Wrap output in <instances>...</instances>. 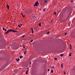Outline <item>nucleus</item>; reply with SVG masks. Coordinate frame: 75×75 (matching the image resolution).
Segmentation results:
<instances>
[{
    "instance_id": "nucleus-1",
    "label": "nucleus",
    "mask_w": 75,
    "mask_h": 75,
    "mask_svg": "<svg viewBox=\"0 0 75 75\" xmlns=\"http://www.w3.org/2000/svg\"><path fill=\"white\" fill-rule=\"evenodd\" d=\"M39 5V3L38 1H37L35 4V5H34V6L35 7V6H38Z\"/></svg>"
},
{
    "instance_id": "nucleus-2",
    "label": "nucleus",
    "mask_w": 75,
    "mask_h": 75,
    "mask_svg": "<svg viewBox=\"0 0 75 75\" xmlns=\"http://www.w3.org/2000/svg\"><path fill=\"white\" fill-rule=\"evenodd\" d=\"M10 32H11V31L10 30V29L8 30L5 33V34H8L9 33H10Z\"/></svg>"
},
{
    "instance_id": "nucleus-3",
    "label": "nucleus",
    "mask_w": 75,
    "mask_h": 75,
    "mask_svg": "<svg viewBox=\"0 0 75 75\" xmlns=\"http://www.w3.org/2000/svg\"><path fill=\"white\" fill-rule=\"evenodd\" d=\"M6 7H7V8L8 10H9V8H10V6H8V4L6 5Z\"/></svg>"
},
{
    "instance_id": "nucleus-4",
    "label": "nucleus",
    "mask_w": 75,
    "mask_h": 75,
    "mask_svg": "<svg viewBox=\"0 0 75 75\" xmlns=\"http://www.w3.org/2000/svg\"><path fill=\"white\" fill-rule=\"evenodd\" d=\"M16 60L17 62H18V61H20V59L19 58H16Z\"/></svg>"
},
{
    "instance_id": "nucleus-5",
    "label": "nucleus",
    "mask_w": 75,
    "mask_h": 75,
    "mask_svg": "<svg viewBox=\"0 0 75 75\" xmlns=\"http://www.w3.org/2000/svg\"><path fill=\"white\" fill-rule=\"evenodd\" d=\"M48 1H44V4H47V2Z\"/></svg>"
},
{
    "instance_id": "nucleus-6",
    "label": "nucleus",
    "mask_w": 75,
    "mask_h": 75,
    "mask_svg": "<svg viewBox=\"0 0 75 75\" xmlns=\"http://www.w3.org/2000/svg\"><path fill=\"white\" fill-rule=\"evenodd\" d=\"M14 72L15 73H16V72H18V70L17 69H16L14 70Z\"/></svg>"
},
{
    "instance_id": "nucleus-7",
    "label": "nucleus",
    "mask_w": 75,
    "mask_h": 75,
    "mask_svg": "<svg viewBox=\"0 0 75 75\" xmlns=\"http://www.w3.org/2000/svg\"><path fill=\"white\" fill-rule=\"evenodd\" d=\"M61 67L62 68H63V64L62 63L61 64Z\"/></svg>"
},
{
    "instance_id": "nucleus-8",
    "label": "nucleus",
    "mask_w": 75,
    "mask_h": 75,
    "mask_svg": "<svg viewBox=\"0 0 75 75\" xmlns=\"http://www.w3.org/2000/svg\"><path fill=\"white\" fill-rule=\"evenodd\" d=\"M26 53H27V52L26 51H25L24 52V54L25 55V54H26Z\"/></svg>"
},
{
    "instance_id": "nucleus-9",
    "label": "nucleus",
    "mask_w": 75,
    "mask_h": 75,
    "mask_svg": "<svg viewBox=\"0 0 75 75\" xmlns=\"http://www.w3.org/2000/svg\"><path fill=\"white\" fill-rule=\"evenodd\" d=\"M39 25L40 27H41V23H40L39 24Z\"/></svg>"
},
{
    "instance_id": "nucleus-10",
    "label": "nucleus",
    "mask_w": 75,
    "mask_h": 75,
    "mask_svg": "<svg viewBox=\"0 0 75 75\" xmlns=\"http://www.w3.org/2000/svg\"><path fill=\"white\" fill-rule=\"evenodd\" d=\"M23 58V56H21L20 57V58L21 59V58Z\"/></svg>"
},
{
    "instance_id": "nucleus-11",
    "label": "nucleus",
    "mask_w": 75,
    "mask_h": 75,
    "mask_svg": "<svg viewBox=\"0 0 75 75\" xmlns=\"http://www.w3.org/2000/svg\"><path fill=\"white\" fill-rule=\"evenodd\" d=\"M13 33H16V32H17V31H16V30H14L13 31Z\"/></svg>"
},
{
    "instance_id": "nucleus-12",
    "label": "nucleus",
    "mask_w": 75,
    "mask_h": 75,
    "mask_svg": "<svg viewBox=\"0 0 75 75\" xmlns=\"http://www.w3.org/2000/svg\"><path fill=\"white\" fill-rule=\"evenodd\" d=\"M50 33V31H49L47 33V35H48V34H49Z\"/></svg>"
},
{
    "instance_id": "nucleus-13",
    "label": "nucleus",
    "mask_w": 75,
    "mask_h": 75,
    "mask_svg": "<svg viewBox=\"0 0 75 75\" xmlns=\"http://www.w3.org/2000/svg\"><path fill=\"white\" fill-rule=\"evenodd\" d=\"M51 73H53V72H54V71L52 69L51 71Z\"/></svg>"
},
{
    "instance_id": "nucleus-14",
    "label": "nucleus",
    "mask_w": 75,
    "mask_h": 75,
    "mask_svg": "<svg viewBox=\"0 0 75 75\" xmlns=\"http://www.w3.org/2000/svg\"><path fill=\"white\" fill-rule=\"evenodd\" d=\"M26 74H28V70L26 71Z\"/></svg>"
},
{
    "instance_id": "nucleus-15",
    "label": "nucleus",
    "mask_w": 75,
    "mask_h": 75,
    "mask_svg": "<svg viewBox=\"0 0 75 75\" xmlns=\"http://www.w3.org/2000/svg\"><path fill=\"white\" fill-rule=\"evenodd\" d=\"M54 14H55V15H56V14H57V13H56V12H54Z\"/></svg>"
},
{
    "instance_id": "nucleus-16",
    "label": "nucleus",
    "mask_w": 75,
    "mask_h": 75,
    "mask_svg": "<svg viewBox=\"0 0 75 75\" xmlns=\"http://www.w3.org/2000/svg\"><path fill=\"white\" fill-rule=\"evenodd\" d=\"M69 56H70V57H71V53H70L69 54Z\"/></svg>"
},
{
    "instance_id": "nucleus-17",
    "label": "nucleus",
    "mask_w": 75,
    "mask_h": 75,
    "mask_svg": "<svg viewBox=\"0 0 75 75\" xmlns=\"http://www.w3.org/2000/svg\"><path fill=\"white\" fill-rule=\"evenodd\" d=\"M10 30H11V32H13V30H11L10 29Z\"/></svg>"
},
{
    "instance_id": "nucleus-18",
    "label": "nucleus",
    "mask_w": 75,
    "mask_h": 75,
    "mask_svg": "<svg viewBox=\"0 0 75 75\" xmlns=\"http://www.w3.org/2000/svg\"><path fill=\"white\" fill-rule=\"evenodd\" d=\"M54 59H55V60H56L57 61V58H54Z\"/></svg>"
},
{
    "instance_id": "nucleus-19",
    "label": "nucleus",
    "mask_w": 75,
    "mask_h": 75,
    "mask_svg": "<svg viewBox=\"0 0 75 75\" xmlns=\"http://www.w3.org/2000/svg\"><path fill=\"white\" fill-rule=\"evenodd\" d=\"M27 12H28V13H29L30 12H29V10H27Z\"/></svg>"
},
{
    "instance_id": "nucleus-20",
    "label": "nucleus",
    "mask_w": 75,
    "mask_h": 75,
    "mask_svg": "<svg viewBox=\"0 0 75 75\" xmlns=\"http://www.w3.org/2000/svg\"><path fill=\"white\" fill-rule=\"evenodd\" d=\"M61 57H62L63 56V54H60Z\"/></svg>"
},
{
    "instance_id": "nucleus-21",
    "label": "nucleus",
    "mask_w": 75,
    "mask_h": 75,
    "mask_svg": "<svg viewBox=\"0 0 75 75\" xmlns=\"http://www.w3.org/2000/svg\"><path fill=\"white\" fill-rule=\"evenodd\" d=\"M45 10H46V9H44L43 10V11H45Z\"/></svg>"
},
{
    "instance_id": "nucleus-22",
    "label": "nucleus",
    "mask_w": 75,
    "mask_h": 75,
    "mask_svg": "<svg viewBox=\"0 0 75 75\" xmlns=\"http://www.w3.org/2000/svg\"><path fill=\"white\" fill-rule=\"evenodd\" d=\"M33 18H34V19H35V16H33Z\"/></svg>"
},
{
    "instance_id": "nucleus-23",
    "label": "nucleus",
    "mask_w": 75,
    "mask_h": 75,
    "mask_svg": "<svg viewBox=\"0 0 75 75\" xmlns=\"http://www.w3.org/2000/svg\"><path fill=\"white\" fill-rule=\"evenodd\" d=\"M18 26H19V27H21V26H20V25H18Z\"/></svg>"
},
{
    "instance_id": "nucleus-24",
    "label": "nucleus",
    "mask_w": 75,
    "mask_h": 75,
    "mask_svg": "<svg viewBox=\"0 0 75 75\" xmlns=\"http://www.w3.org/2000/svg\"><path fill=\"white\" fill-rule=\"evenodd\" d=\"M70 47H72V45H71V44H70Z\"/></svg>"
},
{
    "instance_id": "nucleus-25",
    "label": "nucleus",
    "mask_w": 75,
    "mask_h": 75,
    "mask_svg": "<svg viewBox=\"0 0 75 75\" xmlns=\"http://www.w3.org/2000/svg\"><path fill=\"white\" fill-rule=\"evenodd\" d=\"M22 16L23 17H25V15L24 16L23 15H22Z\"/></svg>"
},
{
    "instance_id": "nucleus-26",
    "label": "nucleus",
    "mask_w": 75,
    "mask_h": 75,
    "mask_svg": "<svg viewBox=\"0 0 75 75\" xmlns=\"http://www.w3.org/2000/svg\"><path fill=\"white\" fill-rule=\"evenodd\" d=\"M33 40H32L30 42H33Z\"/></svg>"
},
{
    "instance_id": "nucleus-27",
    "label": "nucleus",
    "mask_w": 75,
    "mask_h": 75,
    "mask_svg": "<svg viewBox=\"0 0 75 75\" xmlns=\"http://www.w3.org/2000/svg\"><path fill=\"white\" fill-rule=\"evenodd\" d=\"M3 30H5V28H3Z\"/></svg>"
},
{
    "instance_id": "nucleus-28",
    "label": "nucleus",
    "mask_w": 75,
    "mask_h": 75,
    "mask_svg": "<svg viewBox=\"0 0 75 75\" xmlns=\"http://www.w3.org/2000/svg\"><path fill=\"white\" fill-rule=\"evenodd\" d=\"M32 34H33V33H34V31L33 30L32 31Z\"/></svg>"
},
{
    "instance_id": "nucleus-29",
    "label": "nucleus",
    "mask_w": 75,
    "mask_h": 75,
    "mask_svg": "<svg viewBox=\"0 0 75 75\" xmlns=\"http://www.w3.org/2000/svg\"><path fill=\"white\" fill-rule=\"evenodd\" d=\"M25 37V35H24L22 37L23 38V37Z\"/></svg>"
},
{
    "instance_id": "nucleus-30",
    "label": "nucleus",
    "mask_w": 75,
    "mask_h": 75,
    "mask_svg": "<svg viewBox=\"0 0 75 75\" xmlns=\"http://www.w3.org/2000/svg\"><path fill=\"white\" fill-rule=\"evenodd\" d=\"M51 68H54V67H51Z\"/></svg>"
},
{
    "instance_id": "nucleus-31",
    "label": "nucleus",
    "mask_w": 75,
    "mask_h": 75,
    "mask_svg": "<svg viewBox=\"0 0 75 75\" xmlns=\"http://www.w3.org/2000/svg\"><path fill=\"white\" fill-rule=\"evenodd\" d=\"M31 30L32 31H33V29L32 28L31 29Z\"/></svg>"
},
{
    "instance_id": "nucleus-32",
    "label": "nucleus",
    "mask_w": 75,
    "mask_h": 75,
    "mask_svg": "<svg viewBox=\"0 0 75 75\" xmlns=\"http://www.w3.org/2000/svg\"><path fill=\"white\" fill-rule=\"evenodd\" d=\"M6 30H7V29H5V31H6Z\"/></svg>"
},
{
    "instance_id": "nucleus-33",
    "label": "nucleus",
    "mask_w": 75,
    "mask_h": 75,
    "mask_svg": "<svg viewBox=\"0 0 75 75\" xmlns=\"http://www.w3.org/2000/svg\"><path fill=\"white\" fill-rule=\"evenodd\" d=\"M42 24H44V22H42Z\"/></svg>"
},
{
    "instance_id": "nucleus-34",
    "label": "nucleus",
    "mask_w": 75,
    "mask_h": 75,
    "mask_svg": "<svg viewBox=\"0 0 75 75\" xmlns=\"http://www.w3.org/2000/svg\"><path fill=\"white\" fill-rule=\"evenodd\" d=\"M71 49H72V47H71L70 48V49L71 50Z\"/></svg>"
},
{
    "instance_id": "nucleus-35",
    "label": "nucleus",
    "mask_w": 75,
    "mask_h": 75,
    "mask_svg": "<svg viewBox=\"0 0 75 75\" xmlns=\"http://www.w3.org/2000/svg\"><path fill=\"white\" fill-rule=\"evenodd\" d=\"M21 14L22 16L23 15V13H21Z\"/></svg>"
},
{
    "instance_id": "nucleus-36",
    "label": "nucleus",
    "mask_w": 75,
    "mask_h": 75,
    "mask_svg": "<svg viewBox=\"0 0 75 75\" xmlns=\"http://www.w3.org/2000/svg\"><path fill=\"white\" fill-rule=\"evenodd\" d=\"M67 33H66L64 35H66L67 34Z\"/></svg>"
},
{
    "instance_id": "nucleus-37",
    "label": "nucleus",
    "mask_w": 75,
    "mask_h": 75,
    "mask_svg": "<svg viewBox=\"0 0 75 75\" xmlns=\"http://www.w3.org/2000/svg\"><path fill=\"white\" fill-rule=\"evenodd\" d=\"M48 71H50V69H48Z\"/></svg>"
},
{
    "instance_id": "nucleus-38",
    "label": "nucleus",
    "mask_w": 75,
    "mask_h": 75,
    "mask_svg": "<svg viewBox=\"0 0 75 75\" xmlns=\"http://www.w3.org/2000/svg\"><path fill=\"white\" fill-rule=\"evenodd\" d=\"M20 25H21V26L22 25V24L21 23L20 24Z\"/></svg>"
},
{
    "instance_id": "nucleus-39",
    "label": "nucleus",
    "mask_w": 75,
    "mask_h": 75,
    "mask_svg": "<svg viewBox=\"0 0 75 75\" xmlns=\"http://www.w3.org/2000/svg\"><path fill=\"white\" fill-rule=\"evenodd\" d=\"M64 74H66V73L64 72Z\"/></svg>"
},
{
    "instance_id": "nucleus-40",
    "label": "nucleus",
    "mask_w": 75,
    "mask_h": 75,
    "mask_svg": "<svg viewBox=\"0 0 75 75\" xmlns=\"http://www.w3.org/2000/svg\"><path fill=\"white\" fill-rule=\"evenodd\" d=\"M25 46H23L24 48H25Z\"/></svg>"
},
{
    "instance_id": "nucleus-41",
    "label": "nucleus",
    "mask_w": 75,
    "mask_h": 75,
    "mask_svg": "<svg viewBox=\"0 0 75 75\" xmlns=\"http://www.w3.org/2000/svg\"><path fill=\"white\" fill-rule=\"evenodd\" d=\"M25 50H27V49L26 48H25Z\"/></svg>"
},
{
    "instance_id": "nucleus-42",
    "label": "nucleus",
    "mask_w": 75,
    "mask_h": 75,
    "mask_svg": "<svg viewBox=\"0 0 75 75\" xmlns=\"http://www.w3.org/2000/svg\"><path fill=\"white\" fill-rule=\"evenodd\" d=\"M71 2H73V1H71Z\"/></svg>"
},
{
    "instance_id": "nucleus-43",
    "label": "nucleus",
    "mask_w": 75,
    "mask_h": 75,
    "mask_svg": "<svg viewBox=\"0 0 75 75\" xmlns=\"http://www.w3.org/2000/svg\"><path fill=\"white\" fill-rule=\"evenodd\" d=\"M30 64H31V62L30 63Z\"/></svg>"
},
{
    "instance_id": "nucleus-44",
    "label": "nucleus",
    "mask_w": 75,
    "mask_h": 75,
    "mask_svg": "<svg viewBox=\"0 0 75 75\" xmlns=\"http://www.w3.org/2000/svg\"><path fill=\"white\" fill-rule=\"evenodd\" d=\"M38 0L40 1V0Z\"/></svg>"
}]
</instances>
